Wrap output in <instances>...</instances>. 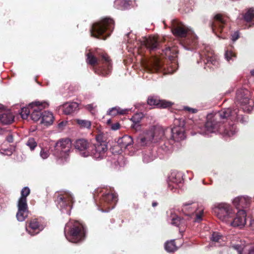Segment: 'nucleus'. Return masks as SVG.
<instances>
[{"label":"nucleus","mask_w":254,"mask_h":254,"mask_svg":"<svg viewBox=\"0 0 254 254\" xmlns=\"http://www.w3.org/2000/svg\"><path fill=\"white\" fill-rule=\"evenodd\" d=\"M184 121L173 128L164 129L159 126H153L146 130L136 138L137 143L142 146H149L160 141L159 151L162 155L170 153L175 142H179L186 138Z\"/></svg>","instance_id":"1"},{"label":"nucleus","mask_w":254,"mask_h":254,"mask_svg":"<svg viewBox=\"0 0 254 254\" xmlns=\"http://www.w3.org/2000/svg\"><path fill=\"white\" fill-rule=\"evenodd\" d=\"M238 111L237 110H232V108H225L214 114H208L206 116V120L203 130L200 133L204 135H208L209 133L220 132L221 123L225 119H229L232 121L239 119Z\"/></svg>","instance_id":"2"},{"label":"nucleus","mask_w":254,"mask_h":254,"mask_svg":"<svg viewBox=\"0 0 254 254\" xmlns=\"http://www.w3.org/2000/svg\"><path fill=\"white\" fill-rule=\"evenodd\" d=\"M171 31L175 36L183 38L180 44L185 50L192 52L200 48L198 38L193 31L176 19L171 21Z\"/></svg>","instance_id":"3"},{"label":"nucleus","mask_w":254,"mask_h":254,"mask_svg":"<svg viewBox=\"0 0 254 254\" xmlns=\"http://www.w3.org/2000/svg\"><path fill=\"white\" fill-rule=\"evenodd\" d=\"M162 52L169 59V62L165 65L163 62L158 57H154L145 65L146 69L152 72L159 71H164L166 73H173L178 67V62L175 54H176L175 48L168 46L162 49Z\"/></svg>","instance_id":"4"},{"label":"nucleus","mask_w":254,"mask_h":254,"mask_svg":"<svg viewBox=\"0 0 254 254\" xmlns=\"http://www.w3.org/2000/svg\"><path fill=\"white\" fill-rule=\"evenodd\" d=\"M86 62L93 66L95 72L100 75L106 76L112 71V64L107 55L103 52H89L86 55Z\"/></svg>","instance_id":"5"},{"label":"nucleus","mask_w":254,"mask_h":254,"mask_svg":"<svg viewBox=\"0 0 254 254\" xmlns=\"http://www.w3.org/2000/svg\"><path fill=\"white\" fill-rule=\"evenodd\" d=\"M93 197L98 209L103 212H108L116 205L118 198L113 190L105 189H97L93 193Z\"/></svg>","instance_id":"6"},{"label":"nucleus","mask_w":254,"mask_h":254,"mask_svg":"<svg viewBox=\"0 0 254 254\" xmlns=\"http://www.w3.org/2000/svg\"><path fill=\"white\" fill-rule=\"evenodd\" d=\"M203 49L194 54L196 63L200 65H203L204 68L213 70L218 67L219 62L213 51L208 45H202Z\"/></svg>","instance_id":"7"},{"label":"nucleus","mask_w":254,"mask_h":254,"mask_svg":"<svg viewBox=\"0 0 254 254\" xmlns=\"http://www.w3.org/2000/svg\"><path fill=\"white\" fill-rule=\"evenodd\" d=\"M86 232L84 225L78 221H69L64 228V235L66 239L73 243L83 241L85 238Z\"/></svg>","instance_id":"8"},{"label":"nucleus","mask_w":254,"mask_h":254,"mask_svg":"<svg viewBox=\"0 0 254 254\" xmlns=\"http://www.w3.org/2000/svg\"><path fill=\"white\" fill-rule=\"evenodd\" d=\"M114 29L113 20L109 18H105L101 21L92 25L90 33L93 37L105 40L110 36Z\"/></svg>","instance_id":"9"},{"label":"nucleus","mask_w":254,"mask_h":254,"mask_svg":"<svg viewBox=\"0 0 254 254\" xmlns=\"http://www.w3.org/2000/svg\"><path fill=\"white\" fill-rule=\"evenodd\" d=\"M237 110L238 111L239 119L236 121H232L229 119H225L223 120V124L220 128L219 133L222 134L225 137H231L235 135L238 132L239 129L238 128L236 122H239L243 124H246L249 121L248 116L243 115L240 113V110L238 108H233L232 110Z\"/></svg>","instance_id":"10"},{"label":"nucleus","mask_w":254,"mask_h":254,"mask_svg":"<svg viewBox=\"0 0 254 254\" xmlns=\"http://www.w3.org/2000/svg\"><path fill=\"white\" fill-rule=\"evenodd\" d=\"M71 148V142L68 139H62L50 147V150L53 155L61 162L66 161L68 158Z\"/></svg>","instance_id":"11"},{"label":"nucleus","mask_w":254,"mask_h":254,"mask_svg":"<svg viewBox=\"0 0 254 254\" xmlns=\"http://www.w3.org/2000/svg\"><path fill=\"white\" fill-rule=\"evenodd\" d=\"M235 103L241 106L243 112L250 113L253 109L254 102L251 98V93L247 89L241 88L237 90ZM242 111L240 110L241 114Z\"/></svg>","instance_id":"12"},{"label":"nucleus","mask_w":254,"mask_h":254,"mask_svg":"<svg viewBox=\"0 0 254 254\" xmlns=\"http://www.w3.org/2000/svg\"><path fill=\"white\" fill-rule=\"evenodd\" d=\"M182 211L189 220L193 222H200L202 220L204 210L203 208H198L196 203L188 202L184 203Z\"/></svg>","instance_id":"13"},{"label":"nucleus","mask_w":254,"mask_h":254,"mask_svg":"<svg viewBox=\"0 0 254 254\" xmlns=\"http://www.w3.org/2000/svg\"><path fill=\"white\" fill-rule=\"evenodd\" d=\"M216 216L222 221L228 224L234 215V211L232 206L227 203L218 204L214 209Z\"/></svg>","instance_id":"14"},{"label":"nucleus","mask_w":254,"mask_h":254,"mask_svg":"<svg viewBox=\"0 0 254 254\" xmlns=\"http://www.w3.org/2000/svg\"><path fill=\"white\" fill-rule=\"evenodd\" d=\"M73 197L69 192L59 195L56 200L57 207L63 213L70 215Z\"/></svg>","instance_id":"15"},{"label":"nucleus","mask_w":254,"mask_h":254,"mask_svg":"<svg viewBox=\"0 0 254 254\" xmlns=\"http://www.w3.org/2000/svg\"><path fill=\"white\" fill-rule=\"evenodd\" d=\"M226 20L220 14H217L214 17V20L211 23L212 31L219 38L226 39L227 28L225 27Z\"/></svg>","instance_id":"16"},{"label":"nucleus","mask_w":254,"mask_h":254,"mask_svg":"<svg viewBox=\"0 0 254 254\" xmlns=\"http://www.w3.org/2000/svg\"><path fill=\"white\" fill-rule=\"evenodd\" d=\"M107 144L105 141H98L91 146L90 156L96 160H100L106 156Z\"/></svg>","instance_id":"17"},{"label":"nucleus","mask_w":254,"mask_h":254,"mask_svg":"<svg viewBox=\"0 0 254 254\" xmlns=\"http://www.w3.org/2000/svg\"><path fill=\"white\" fill-rule=\"evenodd\" d=\"M46 226V223L43 218H34L26 226V230L31 236H35L43 231Z\"/></svg>","instance_id":"18"},{"label":"nucleus","mask_w":254,"mask_h":254,"mask_svg":"<svg viewBox=\"0 0 254 254\" xmlns=\"http://www.w3.org/2000/svg\"><path fill=\"white\" fill-rule=\"evenodd\" d=\"M183 174L181 172L173 171L168 177V188L173 192H179L178 188L182 186Z\"/></svg>","instance_id":"19"},{"label":"nucleus","mask_w":254,"mask_h":254,"mask_svg":"<svg viewBox=\"0 0 254 254\" xmlns=\"http://www.w3.org/2000/svg\"><path fill=\"white\" fill-rule=\"evenodd\" d=\"M49 105L48 103L45 101H34L30 103L31 107V119L34 122H37L39 120H41L43 112L42 110L45 109Z\"/></svg>","instance_id":"20"},{"label":"nucleus","mask_w":254,"mask_h":254,"mask_svg":"<svg viewBox=\"0 0 254 254\" xmlns=\"http://www.w3.org/2000/svg\"><path fill=\"white\" fill-rule=\"evenodd\" d=\"M158 144L153 146V149H148L143 151L142 160L144 163H148L154 160L156 158L159 157L160 159L164 158L167 154L162 155L159 151L160 148V141L158 142Z\"/></svg>","instance_id":"21"},{"label":"nucleus","mask_w":254,"mask_h":254,"mask_svg":"<svg viewBox=\"0 0 254 254\" xmlns=\"http://www.w3.org/2000/svg\"><path fill=\"white\" fill-rule=\"evenodd\" d=\"M91 145L85 139H79L74 142V147L77 153L82 157L90 156Z\"/></svg>","instance_id":"22"},{"label":"nucleus","mask_w":254,"mask_h":254,"mask_svg":"<svg viewBox=\"0 0 254 254\" xmlns=\"http://www.w3.org/2000/svg\"><path fill=\"white\" fill-rule=\"evenodd\" d=\"M246 210H239L236 214L234 211V215L231 221H229L228 224H230L234 227L239 228H243L246 223Z\"/></svg>","instance_id":"23"},{"label":"nucleus","mask_w":254,"mask_h":254,"mask_svg":"<svg viewBox=\"0 0 254 254\" xmlns=\"http://www.w3.org/2000/svg\"><path fill=\"white\" fill-rule=\"evenodd\" d=\"M187 220H189L186 216L181 218L172 210L170 211V215H168L167 219L168 223L179 228L180 232L184 231L185 227L187 225Z\"/></svg>","instance_id":"24"},{"label":"nucleus","mask_w":254,"mask_h":254,"mask_svg":"<svg viewBox=\"0 0 254 254\" xmlns=\"http://www.w3.org/2000/svg\"><path fill=\"white\" fill-rule=\"evenodd\" d=\"M252 198L247 195L239 196L233 200V205L239 210H246L251 203Z\"/></svg>","instance_id":"25"},{"label":"nucleus","mask_w":254,"mask_h":254,"mask_svg":"<svg viewBox=\"0 0 254 254\" xmlns=\"http://www.w3.org/2000/svg\"><path fill=\"white\" fill-rule=\"evenodd\" d=\"M147 104L150 106L155 105L159 108H165L170 107L173 103L164 100H160L157 97H150L147 100Z\"/></svg>","instance_id":"26"},{"label":"nucleus","mask_w":254,"mask_h":254,"mask_svg":"<svg viewBox=\"0 0 254 254\" xmlns=\"http://www.w3.org/2000/svg\"><path fill=\"white\" fill-rule=\"evenodd\" d=\"M135 1L130 0H116L114 7L120 10H127L135 6ZM135 6H136L135 5Z\"/></svg>","instance_id":"27"},{"label":"nucleus","mask_w":254,"mask_h":254,"mask_svg":"<svg viewBox=\"0 0 254 254\" xmlns=\"http://www.w3.org/2000/svg\"><path fill=\"white\" fill-rule=\"evenodd\" d=\"M117 143L122 149H126L132 146L133 140L131 136L125 135L118 139Z\"/></svg>","instance_id":"28"},{"label":"nucleus","mask_w":254,"mask_h":254,"mask_svg":"<svg viewBox=\"0 0 254 254\" xmlns=\"http://www.w3.org/2000/svg\"><path fill=\"white\" fill-rule=\"evenodd\" d=\"M143 45L150 51H154L160 48V45L157 39L154 37L146 38L143 42Z\"/></svg>","instance_id":"29"},{"label":"nucleus","mask_w":254,"mask_h":254,"mask_svg":"<svg viewBox=\"0 0 254 254\" xmlns=\"http://www.w3.org/2000/svg\"><path fill=\"white\" fill-rule=\"evenodd\" d=\"M14 119V116L10 111H4L0 114V123L3 125L11 124Z\"/></svg>","instance_id":"30"},{"label":"nucleus","mask_w":254,"mask_h":254,"mask_svg":"<svg viewBox=\"0 0 254 254\" xmlns=\"http://www.w3.org/2000/svg\"><path fill=\"white\" fill-rule=\"evenodd\" d=\"M78 110V104L76 102L66 103L63 105V111L66 115L71 114Z\"/></svg>","instance_id":"31"},{"label":"nucleus","mask_w":254,"mask_h":254,"mask_svg":"<svg viewBox=\"0 0 254 254\" xmlns=\"http://www.w3.org/2000/svg\"><path fill=\"white\" fill-rule=\"evenodd\" d=\"M54 116L52 112L49 111L43 112V115L41 120V123L46 126H49L53 124Z\"/></svg>","instance_id":"32"},{"label":"nucleus","mask_w":254,"mask_h":254,"mask_svg":"<svg viewBox=\"0 0 254 254\" xmlns=\"http://www.w3.org/2000/svg\"><path fill=\"white\" fill-rule=\"evenodd\" d=\"M245 249L244 244L241 242L240 244L232 245L230 248L228 254H243Z\"/></svg>","instance_id":"33"},{"label":"nucleus","mask_w":254,"mask_h":254,"mask_svg":"<svg viewBox=\"0 0 254 254\" xmlns=\"http://www.w3.org/2000/svg\"><path fill=\"white\" fill-rule=\"evenodd\" d=\"M243 17L246 22H252L249 27L254 26V8L248 9L244 14Z\"/></svg>","instance_id":"34"},{"label":"nucleus","mask_w":254,"mask_h":254,"mask_svg":"<svg viewBox=\"0 0 254 254\" xmlns=\"http://www.w3.org/2000/svg\"><path fill=\"white\" fill-rule=\"evenodd\" d=\"M129 109H123L119 107L112 108L108 111V114L111 116H116L117 115H126L128 113Z\"/></svg>","instance_id":"35"},{"label":"nucleus","mask_w":254,"mask_h":254,"mask_svg":"<svg viewBox=\"0 0 254 254\" xmlns=\"http://www.w3.org/2000/svg\"><path fill=\"white\" fill-rule=\"evenodd\" d=\"M165 250L168 253H174L178 250L174 240L167 241L164 244Z\"/></svg>","instance_id":"36"},{"label":"nucleus","mask_w":254,"mask_h":254,"mask_svg":"<svg viewBox=\"0 0 254 254\" xmlns=\"http://www.w3.org/2000/svg\"><path fill=\"white\" fill-rule=\"evenodd\" d=\"M222 236L217 232H213L211 235L210 240L212 243H214L215 246L222 245L221 244L222 241Z\"/></svg>","instance_id":"37"},{"label":"nucleus","mask_w":254,"mask_h":254,"mask_svg":"<svg viewBox=\"0 0 254 254\" xmlns=\"http://www.w3.org/2000/svg\"><path fill=\"white\" fill-rule=\"evenodd\" d=\"M18 211H28L27 198H19L17 203Z\"/></svg>","instance_id":"38"},{"label":"nucleus","mask_w":254,"mask_h":254,"mask_svg":"<svg viewBox=\"0 0 254 254\" xmlns=\"http://www.w3.org/2000/svg\"><path fill=\"white\" fill-rule=\"evenodd\" d=\"M28 213L29 211H22L17 210L16 215L17 220L20 222L24 221L25 220V219L27 217Z\"/></svg>","instance_id":"39"},{"label":"nucleus","mask_w":254,"mask_h":254,"mask_svg":"<svg viewBox=\"0 0 254 254\" xmlns=\"http://www.w3.org/2000/svg\"><path fill=\"white\" fill-rule=\"evenodd\" d=\"M31 112V107L30 106V104H29L27 107H23L21 109L20 113L21 117L24 119H26L30 115Z\"/></svg>","instance_id":"40"},{"label":"nucleus","mask_w":254,"mask_h":254,"mask_svg":"<svg viewBox=\"0 0 254 254\" xmlns=\"http://www.w3.org/2000/svg\"><path fill=\"white\" fill-rule=\"evenodd\" d=\"M224 56L225 59L229 63L233 62L236 59L235 54L231 51L226 50Z\"/></svg>","instance_id":"41"},{"label":"nucleus","mask_w":254,"mask_h":254,"mask_svg":"<svg viewBox=\"0 0 254 254\" xmlns=\"http://www.w3.org/2000/svg\"><path fill=\"white\" fill-rule=\"evenodd\" d=\"M26 144L31 150H34L37 145V142L35 138L33 137L29 138L26 142Z\"/></svg>","instance_id":"42"},{"label":"nucleus","mask_w":254,"mask_h":254,"mask_svg":"<svg viewBox=\"0 0 254 254\" xmlns=\"http://www.w3.org/2000/svg\"><path fill=\"white\" fill-rule=\"evenodd\" d=\"M77 123L82 127L89 128L91 127V122L85 120H77Z\"/></svg>","instance_id":"43"},{"label":"nucleus","mask_w":254,"mask_h":254,"mask_svg":"<svg viewBox=\"0 0 254 254\" xmlns=\"http://www.w3.org/2000/svg\"><path fill=\"white\" fill-rule=\"evenodd\" d=\"M49 155H50V152H49V150L47 149V148H41V151L40 153V157L42 159H47L49 156Z\"/></svg>","instance_id":"44"},{"label":"nucleus","mask_w":254,"mask_h":254,"mask_svg":"<svg viewBox=\"0 0 254 254\" xmlns=\"http://www.w3.org/2000/svg\"><path fill=\"white\" fill-rule=\"evenodd\" d=\"M30 189L28 187H26L22 189L21 191V196L20 198H27V196L30 193Z\"/></svg>","instance_id":"45"},{"label":"nucleus","mask_w":254,"mask_h":254,"mask_svg":"<svg viewBox=\"0 0 254 254\" xmlns=\"http://www.w3.org/2000/svg\"><path fill=\"white\" fill-rule=\"evenodd\" d=\"M15 150L14 147L10 148V149H2L3 151H0V153L2 154L6 155H11Z\"/></svg>","instance_id":"46"},{"label":"nucleus","mask_w":254,"mask_h":254,"mask_svg":"<svg viewBox=\"0 0 254 254\" xmlns=\"http://www.w3.org/2000/svg\"><path fill=\"white\" fill-rule=\"evenodd\" d=\"M245 247V251L243 252V254H254V247H251L250 249H247L248 246L244 244Z\"/></svg>","instance_id":"47"},{"label":"nucleus","mask_w":254,"mask_h":254,"mask_svg":"<svg viewBox=\"0 0 254 254\" xmlns=\"http://www.w3.org/2000/svg\"><path fill=\"white\" fill-rule=\"evenodd\" d=\"M131 127L134 129L136 131H138L140 129L141 126L140 122L137 121L136 123H133L131 126Z\"/></svg>","instance_id":"48"},{"label":"nucleus","mask_w":254,"mask_h":254,"mask_svg":"<svg viewBox=\"0 0 254 254\" xmlns=\"http://www.w3.org/2000/svg\"><path fill=\"white\" fill-rule=\"evenodd\" d=\"M183 109L185 111H187L191 113H196L198 111V110L197 109L192 108L188 106H184Z\"/></svg>","instance_id":"49"},{"label":"nucleus","mask_w":254,"mask_h":254,"mask_svg":"<svg viewBox=\"0 0 254 254\" xmlns=\"http://www.w3.org/2000/svg\"><path fill=\"white\" fill-rule=\"evenodd\" d=\"M239 37H240V33L238 31H236L234 32V33H233L231 35V40L233 42H235L239 38Z\"/></svg>","instance_id":"50"},{"label":"nucleus","mask_w":254,"mask_h":254,"mask_svg":"<svg viewBox=\"0 0 254 254\" xmlns=\"http://www.w3.org/2000/svg\"><path fill=\"white\" fill-rule=\"evenodd\" d=\"M127 43H128L129 46H130V48H137V45L138 44V43L137 41H132L130 39H127Z\"/></svg>","instance_id":"51"},{"label":"nucleus","mask_w":254,"mask_h":254,"mask_svg":"<svg viewBox=\"0 0 254 254\" xmlns=\"http://www.w3.org/2000/svg\"><path fill=\"white\" fill-rule=\"evenodd\" d=\"M120 127V124L119 123L113 124L111 125V128L113 130H117Z\"/></svg>","instance_id":"52"},{"label":"nucleus","mask_w":254,"mask_h":254,"mask_svg":"<svg viewBox=\"0 0 254 254\" xmlns=\"http://www.w3.org/2000/svg\"><path fill=\"white\" fill-rule=\"evenodd\" d=\"M6 140L9 143L12 142L13 141V135L9 133L6 137Z\"/></svg>","instance_id":"53"},{"label":"nucleus","mask_w":254,"mask_h":254,"mask_svg":"<svg viewBox=\"0 0 254 254\" xmlns=\"http://www.w3.org/2000/svg\"><path fill=\"white\" fill-rule=\"evenodd\" d=\"M137 117H138L137 115H135L134 116H132L130 119L131 121H132V122L133 123H136L137 121L140 122V119L138 118Z\"/></svg>","instance_id":"54"},{"label":"nucleus","mask_w":254,"mask_h":254,"mask_svg":"<svg viewBox=\"0 0 254 254\" xmlns=\"http://www.w3.org/2000/svg\"><path fill=\"white\" fill-rule=\"evenodd\" d=\"M86 108L89 110V111H90L91 112H92V111L94 110V105L93 104H88L87 105H86Z\"/></svg>","instance_id":"55"},{"label":"nucleus","mask_w":254,"mask_h":254,"mask_svg":"<svg viewBox=\"0 0 254 254\" xmlns=\"http://www.w3.org/2000/svg\"><path fill=\"white\" fill-rule=\"evenodd\" d=\"M66 123V122H62L59 124L58 127L59 128H62L63 127L65 126Z\"/></svg>","instance_id":"56"},{"label":"nucleus","mask_w":254,"mask_h":254,"mask_svg":"<svg viewBox=\"0 0 254 254\" xmlns=\"http://www.w3.org/2000/svg\"><path fill=\"white\" fill-rule=\"evenodd\" d=\"M250 225L251 228L254 230V219L251 221Z\"/></svg>","instance_id":"57"},{"label":"nucleus","mask_w":254,"mask_h":254,"mask_svg":"<svg viewBox=\"0 0 254 254\" xmlns=\"http://www.w3.org/2000/svg\"><path fill=\"white\" fill-rule=\"evenodd\" d=\"M4 107L3 105L0 104V114L3 111Z\"/></svg>","instance_id":"58"},{"label":"nucleus","mask_w":254,"mask_h":254,"mask_svg":"<svg viewBox=\"0 0 254 254\" xmlns=\"http://www.w3.org/2000/svg\"><path fill=\"white\" fill-rule=\"evenodd\" d=\"M251 75L254 78V69L251 71Z\"/></svg>","instance_id":"59"},{"label":"nucleus","mask_w":254,"mask_h":254,"mask_svg":"<svg viewBox=\"0 0 254 254\" xmlns=\"http://www.w3.org/2000/svg\"><path fill=\"white\" fill-rule=\"evenodd\" d=\"M158 204L157 202H153L152 204L153 207H155Z\"/></svg>","instance_id":"60"},{"label":"nucleus","mask_w":254,"mask_h":254,"mask_svg":"<svg viewBox=\"0 0 254 254\" xmlns=\"http://www.w3.org/2000/svg\"><path fill=\"white\" fill-rule=\"evenodd\" d=\"M4 132V129L1 127H0V134H3Z\"/></svg>","instance_id":"61"},{"label":"nucleus","mask_w":254,"mask_h":254,"mask_svg":"<svg viewBox=\"0 0 254 254\" xmlns=\"http://www.w3.org/2000/svg\"><path fill=\"white\" fill-rule=\"evenodd\" d=\"M111 123V119H109L107 121V124H109Z\"/></svg>","instance_id":"62"},{"label":"nucleus","mask_w":254,"mask_h":254,"mask_svg":"<svg viewBox=\"0 0 254 254\" xmlns=\"http://www.w3.org/2000/svg\"><path fill=\"white\" fill-rule=\"evenodd\" d=\"M207 1H213L214 0H206Z\"/></svg>","instance_id":"63"},{"label":"nucleus","mask_w":254,"mask_h":254,"mask_svg":"<svg viewBox=\"0 0 254 254\" xmlns=\"http://www.w3.org/2000/svg\"><path fill=\"white\" fill-rule=\"evenodd\" d=\"M219 254H222V251H220V252H219Z\"/></svg>","instance_id":"64"}]
</instances>
